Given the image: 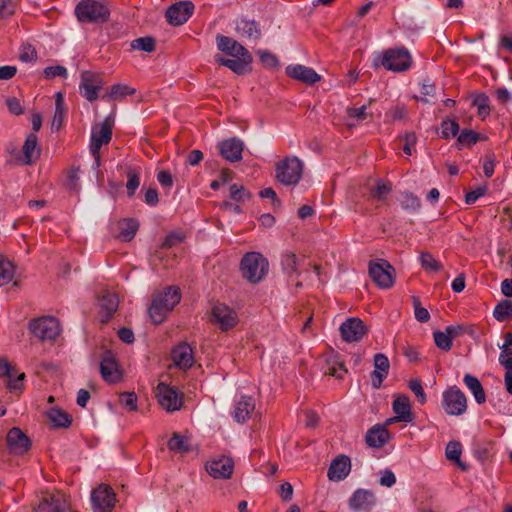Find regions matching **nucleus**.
<instances>
[{
    "label": "nucleus",
    "mask_w": 512,
    "mask_h": 512,
    "mask_svg": "<svg viewBox=\"0 0 512 512\" xmlns=\"http://www.w3.org/2000/svg\"><path fill=\"white\" fill-rule=\"evenodd\" d=\"M23 163L30 165L40 156V148L38 147V139L35 133H30L23 145Z\"/></svg>",
    "instance_id": "c756f323"
},
{
    "label": "nucleus",
    "mask_w": 512,
    "mask_h": 512,
    "mask_svg": "<svg viewBox=\"0 0 512 512\" xmlns=\"http://www.w3.org/2000/svg\"><path fill=\"white\" fill-rule=\"evenodd\" d=\"M348 505L355 512H370L376 505V497L370 490L358 489L350 497Z\"/></svg>",
    "instance_id": "f3484780"
},
{
    "label": "nucleus",
    "mask_w": 512,
    "mask_h": 512,
    "mask_svg": "<svg viewBox=\"0 0 512 512\" xmlns=\"http://www.w3.org/2000/svg\"><path fill=\"white\" fill-rule=\"evenodd\" d=\"M183 238V234L178 232H172L166 236L162 244V247L166 249L172 248L173 246L180 244L183 241Z\"/></svg>",
    "instance_id": "680f3d73"
},
{
    "label": "nucleus",
    "mask_w": 512,
    "mask_h": 512,
    "mask_svg": "<svg viewBox=\"0 0 512 512\" xmlns=\"http://www.w3.org/2000/svg\"><path fill=\"white\" fill-rule=\"evenodd\" d=\"M409 389L415 394L420 404H425L427 401L426 393L422 387L419 379H411L408 383Z\"/></svg>",
    "instance_id": "864d4df0"
},
{
    "label": "nucleus",
    "mask_w": 512,
    "mask_h": 512,
    "mask_svg": "<svg viewBox=\"0 0 512 512\" xmlns=\"http://www.w3.org/2000/svg\"><path fill=\"white\" fill-rule=\"evenodd\" d=\"M217 147L220 155L229 162H238L242 159L244 143L236 137L219 142Z\"/></svg>",
    "instance_id": "a211bd4d"
},
{
    "label": "nucleus",
    "mask_w": 512,
    "mask_h": 512,
    "mask_svg": "<svg viewBox=\"0 0 512 512\" xmlns=\"http://www.w3.org/2000/svg\"><path fill=\"white\" fill-rule=\"evenodd\" d=\"M119 400L121 405L127 408L129 411L137 410V395L134 392L121 393Z\"/></svg>",
    "instance_id": "13d9d810"
},
{
    "label": "nucleus",
    "mask_w": 512,
    "mask_h": 512,
    "mask_svg": "<svg viewBox=\"0 0 512 512\" xmlns=\"http://www.w3.org/2000/svg\"><path fill=\"white\" fill-rule=\"evenodd\" d=\"M255 409V403L252 397L250 396H242L240 400L236 403L234 418L238 423L246 422L251 413Z\"/></svg>",
    "instance_id": "c85d7f7f"
},
{
    "label": "nucleus",
    "mask_w": 512,
    "mask_h": 512,
    "mask_svg": "<svg viewBox=\"0 0 512 512\" xmlns=\"http://www.w3.org/2000/svg\"><path fill=\"white\" fill-rule=\"evenodd\" d=\"M486 191H487V189L485 186L477 187L476 189L468 192L465 195V202L469 205L475 203L480 197L485 195Z\"/></svg>",
    "instance_id": "69168bd1"
},
{
    "label": "nucleus",
    "mask_w": 512,
    "mask_h": 512,
    "mask_svg": "<svg viewBox=\"0 0 512 512\" xmlns=\"http://www.w3.org/2000/svg\"><path fill=\"white\" fill-rule=\"evenodd\" d=\"M216 44L218 50L231 56V57H248L252 56L250 52L237 40L224 36L217 35Z\"/></svg>",
    "instance_id": "412c9836"
},
{
    "label": "nucleus",
    "mask_w": 512,
    "mask_h": 512,
    "mask_svg": "<svg viewBox=\"0 0 512 512\" xmlns=\"http://www.w3.org/2000/svg\"><path fill=\"white\" fill-rule=\"evenodd\" d=\"M413 58L405 47H396L386 50V69L401 73L410 69Z\"/></svg>",
    "instance_id": "6e6552de"
},
{
    "label": "nucleus",
    "mask_w": 512,
    "mask_h": 512,
    "mask_svg": "<svg viewBox=\"0 0 512 512\" xmlns=\"http://www.w3.org/2000/svg\"><path fill=\"white\" fill-rule=\"evenodd\" d=\"M350 459L347 456L336 458L328 469V478L332 481L344 479L350 471Z\"/></svg>",
    "instance_id": "bb28decb"
},
{
    "label": "nucleus",
    "mask_w": 512,
    "mask_h": 512,
    "mask_svg": "<svg viewBox=\"0 0 512 512\" xmlns=\"http://www.w3.org/2000/svg\"><path fill=\"white\" fill-rule=\"evenodd\" d=\"M462 453L461 443L458 441H450L445 449L446 458L454 462L462 471H466L468 466L461 461L460 456Z\"/></svg>",
    "instance_id": "72a5a7b5"
},
{
    "label": "nucleus",
    "mask_w": 512,
    "mask_h": 512,
    "mask_svg": "<svg viewBox=\"0 0 512 512\" xmlns=\"http://www.w3.org/2000/svg\"><path fill=\"white\" fill-rule=\"evenodd\" d=\"M118 225V238L125 242L132 240L139 228L138 222L134 219H123L119 221Z\"/></svg>",
    "instance_id": "f704fd0d"
},
{
    "label": "nucleus",
    "mask_w": 512,
    "mask_h": 512,
    "mask_svg": "<svg viewBox=\"0 0 512 512\" xmlns=\"http://www.w3.org/2000/svg\"><path fill=\"white\" fill-rule=\"evenodd\" d=\"M212 321L217 323L222 331H228L238 323L236 312L223 303L212 308Z\"/></svg>",
    "instance_id": "2eb2a0df"
},
{
    "label": "nucleus",
    "mask_w": 512,
    "mask_h": 512,
    "mask_svg": "<svg viewBox=\"0 0 512 512\" xmlns=\"http://www.w3.org/2000/svg\"><path fill=\"white\" fill-rule=\"evenodd\" d=\"M6 440L10 452L16 455H23L31 447L29 437L17 427L8 432Z\"/></svg>",
    "instance_id": "6ab92c4d"
},
{
    "label": "nucleus",
    "mask_w": 512,
    "mask_h": 512,
    "mask_svg": "<svg viewBox=\"0 0 512 512\" xmlns=\"http://www.w3.org/2000/svg\"><path fill=\"white\" fill-rule=\"evenodd\" d=\"M206 471L215 479H229L234 471V461L227 455L213 457L207 461Z\"/></svg>",
    "instance_id": "9d476101"
},
{
    "label": "nucleus",
    "mask_w": 512,
    "mask_h": 512,
    "mask_svg": "<svg viewBox=\"0 0 512 512\" xmlns=\"http://www.w3.org/2000/svg\"><path fill=\"white\" fill-rule=\"evenodd\" d=\"M480 140V135L472 130H463L458 136L457 142L461 147H469Z\"/></svg>",
    "instance_id": "de8ad7c7"
},
{
    "label": "nucleus",
    "mask_w": 512,
    "mask_h": 512,
    "mask_svg": "<svg viewBox=\"0 0 512 512\" xmlns=\"http://www.w3.org/2000/svg\"><path fill=\"white\" fill-rule=\"evenodd\" d=\"M342 338L346 342H358L366 334V328L359 318H349L340 326Z\"/></svg>",
    "instance_id": "aec40b11"
},
{
    "label": "nucleus",
    "mask_w": 512,
    "mask_h": 512,
    "mask_svg": "<svg viewBox=\"0 0 512 512\" xmlns=\"http://www.w3.org/2000/svg\"><path fill=\"white\" fill-rule=\"evenodd\" d=\"M237 36L247 42H257L262 35L260 24L254 19L242 17L235 22Z\"/></svg>",
    "instance_id": "f8f14e48"
},
{
    "label": "nucleus",
    "mask_w": 512,
    "mask_h": 512,
    "mask_svg": "<svg viewBox=\"0 0 512 512\" xmlns=\"http://www.w3.org/2000/svg\"><path fill=\"white\" fill-rule=\"evenodd\" d=\"M493 316L500 322L512 318V301L502 300L499 302L494 308Z\"/></svg>",
    "instance_id": "a19ab883"
},
{
    "label": "nucleus",
    "mask_w": 512,
    "mask_h": 512,
    "mask_svg": "<svg viewBox=\"0 0 512 512\" xmlns=\"http://www.w3.org/2000/svg\"><path fill=\"white\" fill-rule=\"evenodd\" d=\"M442 407L449 415L460 416L464 414L467 409L465 394L457 386L448 388L443 392Z\"/></svg>",
    "instance_id": "0eeeda50"
},
{
    "label": "nucleus",
    "mask_w": 512,
    "mask_h": 512,
    "mask_svg": "<svg viewBox=\"0 0 512 512\" xmlns=\"http://www.w3.org/2000/svg\"><path fill=\"white\" fill-rule=\"evenodd\" d=\"M496 163L497 158L493 152H489L485 155L483 162V172L486 177L490 178L493 175Z\"/></svg>",
    "instance_id": "bf43d9fd"
},
{
    "label": "nucleus",
    "mask_w": 512,
    "mask_h": 512,
    "mask_svg": "<svg viewBox=\"0 0 512 512\" xmlns=\"http://www.w3.org/2000/svg\"><path fill=\"white\" fill-rule=\"evenodd\" d=\"M375 370L371 374V384L373 388H380L383 381L384 354H376L374 357Z\"/></svg>",
    "instance_id": "58836bf2"
},
{
    "label": "nucleus",
    "mask_w": 512,
    "mask_h": 512,
    "mask_svg": "<svg viewBox=\"0 0 512 512\" xmlns=\"http://www.w3.org/2000/svg\"><path fill=\"white\" fill-rule=\"evenodd\" d=\"M381 259L378 261H371L369 264V275L372 280L377 284L378 287H384V267L381 263Z\"/></svg>",
    "instance_id": "c03bdc74"
},
{
    "label": "nucleus",
    "mask_w": 512,
    "mask_h": 512,
    "mask_svg": "<svg viewBox=\"0 0 512 512\" xmlns=\"http://www.w3.org/2000/svg\"><path fill=\"white\" fill-rule=\"evenodd\" d=\"M234 59L225 58L222 55H215V61L222 66L229 68L238 75H242L247 71V67L252 63V56L233 57Z\"/></svg>",
    "instance_id": "a878e982"
},
{
    "label": "nucleus",
    "mask_w": 512,
    "mask_h": 512,
    "mask_svg": "<svg viewBox=\"0 0 512 512\" xmlns=\"http://www.w3.org/2000/svg\"><path fill=\"white\" fill-rule=\"evenodd\" d=\"M302 173L303 162L296 156L285 158L276 164V178L284 185H296Z\"/></svg>",
    "instance_id": "20e7f679"
},
{
    "label": "nucleus",
    "mask_w": 512,
    "mask_h": 512,
    "mask_svg": "<svg viewBox=\"0 0 512 512\" xmlns=\"http://www.w3.org/2000/svg\"><path fill=\"white\" fill-rule=\"evenodd\" d=\"M328 368L325 371L327 375L333 376L337 379H342L344 375L347 373V369L345 368L342 362L337 360H333L332 362H327Z\"/></svg>",
    "instance_id": "8fccbe9b"
},
{
    "label": "nucleus",
    "mask_w": 512,
    "mask_h": 512,
    "mask_svg": "<svg viewBox=\"0 0 512 512\" xmlns=\"http://www.w3.org/2000/svg\"><path fill=\"white\" fill-rule=\"evenodd\" d=\"M119 305L118 296L110 291H104L99 296V307L102 322H108L117 311Z\"/></svg>",
    "instance_id": "b1692460"
},
{
    "label": "nucleus",
    "mask_w": 512,
    "mask_h": 512,
    "mask_svg": "<svg viewBox=\"0 0 512 512\" xmlns=\"http://www.w3.org/2000/svg\"><path fill=\"white\" fill-rule=\"evenodd\" d=\"M467 388L472 392L478 404H483L486 401L485 391L482 384L475 376L466 374L463 379Z\"/></svg>",
    "instance_id": "473e14b6"
},
{
    "label": "nucleus",
    "mask_w": 512,
    "mask_h": 512,
    "mask_svg": "<svg viewBox=\"0 0 512 512\" xmlns=\"http://www.w3.org/2000/svg\"><path fill=\"white\" fill-rule=\"evenodd\" d=\"M33 512H65V504L60 497L45 494Z\"/></svg>",
    "instance_id": "cd10ccee"
},
{
    "label": "nucleus",
    "mask_w": 512,
    "mask_h": 512,
    "mask_svg": "<svg viewBox=\"0 0 512 512\" xmlns=\"http://www.w3.org/2000/svg\"><path fill=\"white\" fill-rule=\"evenodd\" d=\"M441 134L445 139L455 137L459 132V124L454 120H444L441 123Z\"/></svg>",
    "instance_id": "3c124183"
},
{
    "label": "nucleus",
    "mask_w": 512,
    "mask_h": 512,
    "mask_svg": "<svg viewBox=\"0 0 512 512\" xmlns=\"http://www.w3.org/2000/svg\"><path fill=\"white\" fill-rule=\"evenodd\" d=\"M48 419L55 427L66 428L72 422V417L65 411L59 408H52L47 412Z\"/></svg>",
    "instance_id": "c9c22d12"
},
{
    "label": "nucleus",
    "mask_w": 512,
    "mask_h": 512,
    "mask_svg": "<svg viewBox=\"0 0 512 512\" xmlns=\"http://www.w3.org/2000/svg\"><path fill=\"white\" fill-rule=\"evenodd\" d=\"M420 262L423 269L428 272H438L442 269V264L429 252H422L420 254Z\"/></svg>",
    "instance_id": "a18cd8bd"
},
{
    "label": "nucleus",
    "mask_w": 512,
    "mask_h": 512,
    "mask_svg": "<svg viewBox=\"0 0 512 512\" xmlns=\"http://www.w3.org/2000/svg\"><path fill=\"white\" fill-rule=\"evenodd\" d=\"M257 54L260 57L261 63L266 68L273 69V68H277L279 66V60H278L277 56L272 54L271 52H269L267 50H258Z\"/></svg>",
    "instance_id": "603ef678"
},
{
    "label": "nucleus",
    "mask_w": 512,
    "mask_h": 512,
    "mask_svg": "<svg viewBox=\"0 0 512 512\" xmlns=\"http://www.w3.org/2000/svg\"><path fill=\"white\" fill-rule=\"evenodd\" d=\"M136 90L130 86L123 84H115L111 87L110 91L102 96L103 100L115 101L121 100L127 95L135 94Z\"/></svg>",
    "instance_id": "e433bc0d"
},
{
    "label": "nucleus",
    "mask_w": 512,
    "mask_h": 512,
    "mask_svg": "<svg viewBox=\"0 0 512 512\" xmlns=\"http://www.w3.org/2000/svg\"><path fill=\"white\" fill-rule=\"evenodd\" d=\"M156 394L160 405L165 410L172 412L181 408L182 399L173 387L161 382L156 387Z\"/></svg>",
    "instance_id": "4468645a"
},
{
    "label": "nucleus",
    "mask_w": 512,
    "mask_h": 512,
    "mask_svg": "<svg viewBox=\"0 0 512 512\" xmlns=\"http://www.w3.org/2000/svg\"><path fill=\"white\" fill-rule=\"evenodd\" d=\"M131 48L150 53L155 50V40L149 36L137 38L131 42Z\"/></svg>",
    "instance_id": "49530a36"
},
{
    "label": "nucleus",
    "mask_w": 512,
    "mask_h": 512,
    "mask_svg": "<svg viewBox=\"0 0 512 512\" xmlns=\"http://www.w3.org/2000/svg\"><path fill=\"white\" fill-rule=\"evenodd\" d=\"M168 448L174 452H188L190 451V445L188 439L181 436L179 433H174L168 441Z\"/></svg>",
    "instance_id": "37998d69"
},
{
    "label": "nucleus",
    "mask_w": 512,
    "mask_h": 512,
    "mask_svg": "<svg viewBox=\"0 0 512 512\" xmlns=\"http://www.w3.org/2000/svg\"><path fill=\"white\" fill-rule=\"evenodd\" d=\"M113 119L107 117L100 128H94L91 134L90 152L94 158L95 167L98 168L101 165L100 149L102 145H106L112 138Z\"/></svg>",
    "instance_id": "39448f33"
},
{
    "label": "nucleus",
    "mask_w": 512,
    "mask_h": 512,
    "mask_svg": "<svg viewBox=\"0 0 512 512\" xmlns=\"http://www.w3.org/2000/svg\"><path fill=\"white\" fill-rule=\"evenodd\" d=\"M499 363L506 369H512V349H501Z\"/></svg>",
    "instance_id": "338daca9"
},
{
    "label": "nucleus",
    "mask_w": 512,
    "mask_h": 512,
    "mask_svg": "<svg viewBox=\"0 0 512 512\" xmlns=\"http://www.w3.org/2000/svg\"><path fill=\"white\" fill-rule=\"evenodd\" d=\"M180 299V290L175 286H169L163 292L156 294L149 307L152 321L154 323L163 322L166 315L180 302Z\"/></svg>",
    "instance_id": "f257e3e1"
},
{
    "label": "nucleus",
    "mask_w": 512,
    "mask_h": 512,
    "mask_svg": "<svg viewBox=\"0 0 512 512\" xmlns=\"http://www.w3.org/2000/svg\"><path fill=\"white\" fill-rule=\"evenodd\" d=\"M79 169L73 168L68 172L66 187L69 190L77 191L78 190V180H79Z\"/></svg>",
    "instance_id": "e2e57ef3"
},
{
    "label": "nucleus",
    "mask_w": 512,
    "mask_h": 512,
    "mask_svg": "<svg viewBox=\"0 0 512 512\" xmlns=\"http://www.w3.org/2000/svg\"><path fill=\"white\" fill-rule=\"evenodd\" d=\"M6 105L8 107V110L10 111V113H12L13 115L19 116V115L23 114V112H24L20 100L17 99L16 97L8 98L6 100Z\"/></svg>",
    "instance_id": "0e129e2a"
},
{
    "label": "nucleus",
    "mask_w": 512,
    "mask_h": 512,
    "mask_svg": "<svg viewBox=\"0 0 512 512\" xmlns=\"http://www.w3.org/2000/svg\"><path fill=\"white\" fill-rule=\"evenodd\" d=\"M44 75L47 79H53L57 76H61L63 78L67 77V70L65 67L56 65L46 67L44 70Z\"/></svg>",
    "instance_id": "052dcab7"
},
{
    "label": "nucleus",
    "mask_w": 512,
    "mask_h": 512,
    "mask_svg": "<svg viewBox=\"0 0 512 512\" xmlns=\"http://www.w3.org/2000/svg\"><path fill=\"white\" fill-rule=\"evenodd\" d=\"M412 304L414 307L415 318L419 322H427L430 319V314L426 308L421 307L419 298L416 296H412Z\"/></svg>",
    "instance_id": "4d7b16f0"
},
{
    "label": "nucleus",
    "mask_w": 512,
    "mask_h": 512,
    "mask_svg": "<svg viewBox=\"0 0 512 512\" xmlns=\"http://www.w3.org/2000/svg\"><path fill=\"white\" fill-rule=\"evenodd\" d=\"M286 74L308 85L315 84L321 78L314 69L300 64L287 66Z\"/></svg>",
    "instance_id": "4be33fe9"
},
{
    "label": "nucleus",
    "mask_w": 512,
    "mask_h": 512,
    "mask_svg": "<svg viewBox=\"0 0 512 512\" xmlns=\"http://www.w3.org/2000/svg\"><path fill=\"white\" fill-rule=\"evenodd\" d=\"M104 81L100 74L84 71L81 75L80 90L82 95L89 101L98 98V91L102 89Z\"/></svg>",
    "instance_id": "ddd939ff"
},
{
    "label": "nucleus",
    "mask_w": 512,
    "mask_h": 512,
    "mask_svg": "<svg viewBox=\"0 0 512 512\" xmlns=\"http://www.w3.org/2000/svg\"><path fill=\"white\" fill-rule=\"evenodd\" d=\"M91 501L94 512H111L116 502V495L111 487L100 485L92 491Z\"/></svg>",
    "instance_id": "9b49d317"
},
{
    "label": "nucleus",
    "mask_w": 512,
    "mask_h": 512,
    "mask_svg": "<svg viewBox=\"0 0 512 512\" xmlns=\"http://www.w3.org/2000/svg\"><path fill=\"white\" fill-rule=\"evenodd\" d=\"M66 113V108L64 105L63 96L60 92L56 94V100H55V113L53 116V120L51 123L52 130L58 131L63 124V119Z\"/></svg>",
    "instance_id": "4c0bfd02"
},
{
    "label": "nucleus",
    "mask_w": 512,
    "mask_h": 512,
    "mask_svg": "<svg viewBox=\"0 0 512 512\" xmlns=\"http://www.w3.org/2000/svg\"><path fill=\"white\" fill-rule=\"evenodd\" d=\"M365 443L370 448L384 446V423H377L366 432Z\"/></svg>",
    "instance_id": "7c9ffc66"
},
{
    "label": "nucleus",
    "mask_w": 512,
    "mask_h": 512,
    "mask_svg": "<svg viewBox=\"0 0 512 512\" xmlns=\"http://www.w3.org/2000/svg\"><path fill=\"white\" fill-rule=\"evenodd\" d=\"M473 104L478 108V114L482 118H485L490 113L489 98L485 94H479Z\"/></svg>",
    "instance_id": "6e6d98bb"
},
{
    "label": "nucleus",
    "mask_w": 512,
    "mask_h": 512,
    "mask_svg": "<svg viewBox=\"0 0 512 512\" xmlns=\"http://www.w3.org/2000/svg\"><path fill=\"white\" fill-rule=\"evenodd\" d=\"M299 258L296 254L286 251L281 256V267L284 273H286L290 279L294 276L298 277L300 272L298 270Z\"/></svg>",
    "instance_id": "2f4dec72"
},
{
    "label": "nucleus",
    "mask_w": 512,
    "mask_h": 512,
    "mask_svg": "<svg viewBox=\"0 0 512 512\" xmlns=\"http://www.w3.org/2000/svg\"><path fill=\"white\" fill-rule=\"evenodd\" d=\"M243 277L250 283L262 281L268 273V260L259 252L246 253L240 263Z\"/></svg>",
    "instance_id": "f03ea898"
},
{
    "label": "nucleus",
    "mask_w": 512,
    "mask_h": 512,
    "mask_svg": "<svg viewBox=\"0 0 512 512\" xmlns=\"http://www.w3.org/2000/svg\"><path fill=\"white\" fill-rule=\"evenodd\" d=\"M29 330L41 341L54 340L60 334V325L55 317L42 316L30 321Z\"/></svg>",
    "instance_id": "423d86ee"
},
{
    "label": "nucleus",
    "mask_w": 512,
    "mask_h": 512,
    "mask_svg": "<svg viewBox=\"0 0 512 512\" xmlns=\"http://www.w3.org/2000/svg\"><path fill=\"white\" fill-rule=\"evenodd\" d=\"M251 194L242 185L233 184L230 186V197L237 202H244Z\"/></svg>",
    "instance_id": "5fc2aeb1"
},
{
    "label": "nucleus",
    "mask_w": 512,
    "mask_h": 512,
    "mask_svg": "<svg viewBox=\"0 0 512 512\" xmlns=\"http://www.w3.org/2000/svg\"><path fill=\"white\" fill-rule=\"evenodd\" d=\"M14 272L13 264L0 255V286L11 282L14 277Z\"/></svg>",
    "instance_id": "ea45409f"
},
{
    "label": "nucleus",
    "mask_w": 512,
    "mask_h": 512,
    "mask_svg": "<svg viewBox=\"0 0 512 512\" xmlns=\"http://www.w3.org/2000/svg\"><path fill=\"white\" fill-rule=\"evenodd\" d=\"M128 196L132 197L140 185V169L129 167L126 172Z\"/></svg>",
    "instance_id": "79ce46f5"
},
{
    "label": "nucleus",
    "mask_w": 512,
    "mask_h": 512,
    "mask_svg": "<svg viewBox=\"0 0 512 512\" xmlns=\"http://www.w3.org/2000/svg\"><path fill=\"white\" fill-rule=\"evenodd\" d=\"M194 10V4L191 1L178 2L171 5L165 13L168 23L179 26L188 21Z\"/></svg>",
    "instance_id": "dca6fc26"
},
{
    "label": "nucleus",
    "mask_w": 512,
    "mask_h": 512,
    "mask_svg": "<svg viewBox=\"0 0 512 512\" xmlns=\"http://www.w3.org/2000/svg\"><path fill=\"white\" fill-rule=\"evenodd\" d=\"M20 59L24 62H33L37 59V53L32 46H23L20 52Z\"/></svg>",
    "instance_id": "774afa93"
},
{
    "label": "nucleus",
    "mask_w": 512,
    "mask_h": 512,
    "mask_svg": "<svg viewBox=\"0 0 512 512\" xmlns=\"http://www.w3.org/2000/svg\"><path fill=\"white\" fill-rule=\"evenodd\" d=\"M394 417L386 419V427L398 422L411 423L415 419L410 399L405 394H397L392 402Z\"/></svg>",
    "instance_id": "1a4fd4ad"
},
{
    "label": "nucleus",
    "mask_w": 512,
    "mask_h": 512,
    "mask_svg": "<svg viewBox=\"0 0 512 512\" xmlns=\"http://www.w3.org/2000/svg\"><path fill=\"white\" fill-rule=\"evenodd\" d=\"M435 345L443 350L449 351L452 347V340L448 335L447 331H436L433 333Z\"/></svg>",
    "instance_id": "09e8293b"
},
{
    "label": "nucleus",
    "mask_w": 512,
    "mask_h": 512,
    "mask_svg": "<svg viewBox=\"0 0 512 512\" xmlns=\"http://www.w3.org/2000/svg\"><path fill=\"white\" fill-rule=\"evenodd\" d=\"M172 359L180 369H189L194 363L192 348L186 343L178 345L172 350Z\"/></svg>",
    "instance_id": "393cba45"
},
{
    "label": "nucleus",
    "mask_w": 512,
    "mask_h": 512,
    "mask_svg": "<svg viewBox=\"0 0 512 512\" xmlns=\"http://www.w3.org/2000/svg\"><path fill=\"white\" fill-rule=\"evenodd\" d=\"M75 14L82 23H103L110 14L106 5L96 0H82L76 5Z\"/></svg>",
    "instance_id": "7ed1b4c3"
},
{
    "label": "nucleus",
    "mask_w": 512,
    "mask_h": 512,
    "mask_svg": "<svg viewBox=\"0 0 512 512\" xmlns=\"http://www.w3.org/2000/svg\"><path fill=\"white\" fill-rule=\"evenodd\" d=\"M100 372L103 379L107 382H117L121 378L117 362L111 351H106L100 363Z\"/></svg>",
    "instance_id": "5701e85b"
}]
</instances>
